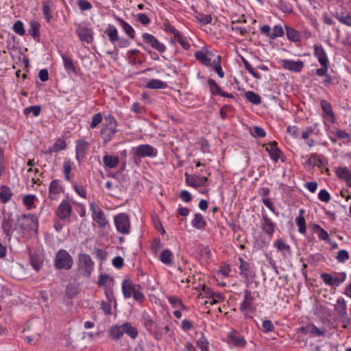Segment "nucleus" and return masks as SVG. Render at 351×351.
Masks as SVG:
<instances>
[{
	"label": "nucleus",
	"mask_w": 351,
	"mask_h": 351,
	"mask_svg": "<svg viewBox=\"0 0 351 351\" xmlns=\"http://www.w3.org/2000/svg\"><path fill=\"white\" fill-rule=\"evenodd\" d=\"M122 291L125 298L133 296L138 302H142L145 298L144 294L141 291V286L134 284L130 278H125L122 282Z\"/></svg>",
	"instance_id": "nucleus-1"
},
{
	"label": "nucleus",
	"mask_w": 351,
	"mask_h": 351,
	"mask_svg": "<svg viewBox=\"0 0 351 351\" xmlns=\"http://www.w3.org/2000/svg\"><path fill=\"white\" fill-rule=\"evenodd\" d=\"M94 269V262L90 256L85 253L78 255L77 259V274L88 278L90 276Z\"/></svg>",
	"instance_id": "nucleus-2"
},
{
	"label": "nucleus",
	"mask_w": 351,
	"mask_h": 351,
	"mask_svg": "<svg viewBox=\"0 0 351 351\" xmlns=\"http://www.w3.org/2000/svg\"><path fill=\"white\" fill-rule=\"evenodd\" d=\"M255 298L250 291L245 290L244 292L243 300L241 303L239 310L243 313L245 318H252V315L256 311L254 304Z\"/></svg>",
	"instance_id": "nucleus-3"
},
{
	"label": "nucleus",
	"mask_w": 351,
	"mask_h": 351,
	"mask_svg": "<svg viewBox=\"0 0 351 351\" xmlns=\"http://www.w3.org/2000/svg\"><path fill=\"white\" fill-rule=\"evenodd\" d=\"M73 265V260L65 250H60L56 255L54 265L58 269H70Z\"/></svg>",
	"instance_id": "nucleus-4"
},
{
	"label": "nucleus",
	"mask_w": 351,
	"mask_h": 351,
	"mask_svg": "<svg viewBox=\"0 0 351 351\" xmlns=\"http://www.w3.org/2000/svg\"><path fill=\"white\" fill-rule=\"evenodd\" d=\"M346 274L345 272L334 273L332 274L328 273H322L320 278L323 282L328 286L338 287L343 283L346 279Z\"/></svg>",
	"instance_id": "nucleus-5"
},
{
	"label": "nucleus",
	"mask_w": 351,
	"mask_h": 351,
	"mask_svg": "<svg viewBox=\"0 0 351 351\" xmlns=\"http://www.w3.org/2000/svg\"><path fill=\"white\" fill-rule=\"evenodd\" d=\"M134 154L138 158H156L158 156V150L149 144H142L136 147Z\"/></svg>",
	"instance_id": "nucleus-6"
},
{
	"label": "nucleus",
	"mask_w": 351,
	"mask_h": 351,
	"mask_svg": "<svg viewBox=\"0 0 351 351\" xmlns=\"http://www.w3.org/2000/svg\"><path fill=\"white\" fill-rule=\"evenodd\" d=\"M143 42L149 45L152 48L158 51L159 53H164L166 51V46L160 42L154 36L149 33L142 34Z\"/></svg>",
	"instance_id": "nucleus-7"
},
{
	"label": "nucleus",
	"mask_w": 351,
	"mask_h": 351,
	"mask_svg": "<svg viewBox=\"0 0 351 351\" xmlns=\"http://www.w3.org/2000/svg\"><path fill=\"white\" fill-rule=\"evenodd\" d=\"M263 146L265 147V150L268 152L270 158L275 162H277L280 158L282 162L284 161L282 159L283 152L278 147L276 141H270L268 144H264Z\"/></svg>",
	"instance_id": "nucleus-8"
},
{
	"label": "nucleus",
	"mask_w": 351,
	"mask_h": 351,
	"mask_svg": "<svg viewBox=\"0 0 351 351\" xmlns=\"http://www.w3.org/2000/svg\"><path fill=\"white\" fill-rule=\"evenodd\" d=\"M184 176L185 182L189 186L196 189L207 186L208 179L206 177L191 175L188 173H185Z\"/></svg>",
	"instance_id": "nucleus-9"
},
{
	"label": "nucleus",
	"mask_w": 351,
	"mask_h": 351,
	"mask_svg": "<svg viewBox=\"0 0 351 351\" xmlns=\"http://www.w3.org/2000/svg\"><path fill=\"white\" fill-rule=\"evenodd\" d=\"M320 106L323 111L322 117L331 124L336 122V117L332 110V106L330 102L326 99L320 101Z\"/></svg>",
	"instance_id": "nucleus-10"
},
{
	"label": "nucleus",
	"mask_w": 351,
	"mask_h": 351,
	"mask_svg": "<svg viewBox=\"0 0 351 351\" xmlns=\"http://www.w3.org/2000/svg\"><path fill=\"white\" fill-rule=\"evenodd\" d=\"M89 145V143L84 139H79L75 141V158L79 163L85 158Z\"/></svg>",
	"instance_id": "nucleus-11"
},
{
	"label": "nucleus",
	"mask_w": 351,
	"mask_h": 351,
	"mask_svg": "<svg viewBox=\"0 0 351 351\" xmlns=\"http://www.w3.org/2000/svg\"><path fill=\"white\" fill-rule=\"evenodd\" d=\"M76 34L82 43L90 44L94 40V34L91 28L80 25L76 29Z\"/></svg>",
	"instance_id": "nucleus-12"
},
{
	"label": "nucleus",
	"mask_w": 351,
	"mask_h": 351,
	"mask_svg": "<svg viewBox=\"0 0 351 351\" xmlns=\"http://www.w3.org/2000/svg\"><path fill=\"white\" fill-rule=\"evenodd\" d=\"M213 52L207 49H201L196 51L194 53L195 58L203 65L206 66H211V56Z\"/></svg>",
	"instance_id": "nucleus-13"
},
{
	"label": "nucleus",
	"mask_w": 351,
	"mask_h": 351,
	"mask_svg": "<svg viewBox=\"0 0 351 351\" xmlns=\"http://www.w3.org/2000/svg\"><path fill=\"white\" fill-rule=\"evenodd\" d=\"M282 67L290 71L299 73L304 68V62L302 60H292L289 59H284L282 60Z\"/></svg>",
	"instance_id": "nucleus-14"
},
{
	"label": "nucleus",
	"mask_w": 351,
	"mask_h": 351,
	"mask_svg": "<svg viewBox=\"0 0 351 351\" xmlns=\"http://www.w3.org/2000/svg\"><path fill=\"white\" fill-rule=\"evenodd\" d=\"M63 192V187L61 185V181L56 179L53 180L49 184V197L51 200L57 198L58 195Z\"/></svg>",
	"instance_id": "nucleus-15"
},
{
	"label": "nucleus",
	"mask_w": 351,
	"mask_h": 351,
	"mask_svg": "<svg viewBox=\"0 0 351 351\" xmlns=\"http://www.w3.org/2000/svg\"><path fill=\"white\" fill-rule=\"evenodd\" d=\"M240 261V274L247 278L254 276V266L252 263L245 261L242 258L239 257Z\"/></svg>",
	"instance_id": "nucleus-16"
},
{
	"label": "nucleus",
	"mask_w": 351,
	"mask_h": 351,
	"mask_svg": "<svg viewBox=\"0 0 351 351\" xmlns=\"http://www.w3.org/2000/svg\"><path fill=\"white\" fill-rule=\"evenodd\" d=\"M71 210V204L68 201L63 200L58 207L57 215L60 219H64L70 216Z\"/></svg>",
	"instance_id": "nucleus-17"
},
{
	"label": "nucleus",
	"mask_w": 351,
	"mask_h": 351,
	"mask_svg": "<svg viewBox=\"0 0 351 351\" xmlns=\"http://www.w3.org/2000/svg\"><path fill=\"white\" fill-rule=\"evenodd\" d=\"M313 54L319 64H330L327 54L322 45H313Z\"/></svg>",
	"instance_id": "nucleus-18"
},
{
	"label": "nucleus",
	"mask_w": 351,
	"mask_h": 351,
	"mask_svg": "<svg viewBox=\"0 0 351 351\" xmlns=\"http://www.w3.org/2000/svg\"><path fill=\"white\" fill-rule=\"evenodd\" d=\"M117 132V126L105 125L101 130V137L105 142H109Z\"/></svg>",
	"instance_id": "nucleus-19"
},
{
	"label": "nucleus",
	"mask_w": 351,
	"mask_h": 351,
	"mask_svg": "<svg viewBox=\"0 0 351 351\" xmlns=\"http://www.w3.org/2000/svg\"><path fill=\"white\" fill-rule=\"evenodd\" d=\"M171 32L173 34V37L172 38L173 43H178L182 46V47L185 50H187L190 48L189 43L185 38H184L181 35V34L178 29L172 27H171Z\"/></svg>",
	"instance_id": "nucleus-20"
},
{
	"label": "nucleus",
	"mask_w": 351,
	"mask_h": 351,
	"mask_svg": "<svg viewBox=\"0 0 351 351\" xmlns=\"http://www.w3.org/2000/svg\"><path fill=\"white\" fill-rule=\"evenodd\" d=\"M73 162L69 158H65L62 163V171L64 176V179L68 182H71V170Z\"/></svg>",
	"instance_id": "nucleus-21"
},
{
	"label": "nucleus",
	"mask_w": 351,
	"mask_h": 351,
	"mask_svg": "<svg viewBox=\"0 0 351 351\" xmlns=\"http://www.w3.org/2000/svg\"><path fill=\"white\" fill-rule=\"evenodd\" d=\"M117 21L122 28L125 34L131 39L135 38L136 32L134 29L125 21L121 18H117Z\"/></svg>",
	"instance_id": "nucleus-22"
},
{
	"label": "nucleus",
	"mask_w": 351,
	"mask_h": 351,
	"mask_svg": "<svg viewBox=\"0 0 351 351\" xmlns=\"http://www.w3.org/2000/svg\"><path fill=\"white\" fill-rule=\"evenodd\" d=\"M61 58L62 59L65 71L68 73L71 72L74 74H76L77 69L76 66L74 64L72 58L64 53L61 54Z\"/></svg>",
	"instance_id": "nucleus-23"
},
{
	"label": "nucleus",
	"mask_w": 351,
	"mask_h": 351,
	"mask_svg": "<svg viewBox=\"0 0 351 351\" xmlns=\"http://www.w3.org/2000/svg\"><path fill=\"white\" fill-rule=\"evenodd\" d=\"M104 33L108 36L110 42L114 45L117 40H119L118 30L114 25L109 24Z\"/></svg>",
	"instance_id": "nucleus-24"
},
{
	"label": "nucleus",
	"mask_w": 351,
	"mask_h": 351,
	"mask_svg": "<svg viewBox=\"0 0 351 351\" xmlns=\"http://www.w3.org/2000/svg\"><path fill=\"white\" fill-rule=\"evenodd\" d=\"M12 196L13 193L10 186L6 185H1L0 186V201L1 203L6 204Z\"/></svg>",
	"instance_id": "nucleus-25"
},
{
	"label": "nucleus",
	"mask_w": 351,
	"mask_h": 351,
	"mask_svg": "<svg viewBox=\"0 0 351 351\" xmlns=\"http://www.w3.org/2000/svg\"><path fill=\"white\" fill-rule=\"evenodd\" d=\"M300 330L304 334L311 333L312 335H316L317 337L324 336L325 334V330H320L315 325L311 324H308L304 327H302Z\"/></svg>",
	"instance_id": "nucleus-26"
},
{
	"label": "nucleus",
	"mask_w": 351,
	"mask_h": 351,
	"mask_svg": "<svg viewBox=\"0 0 351 351\" xmlns=\"http://www.w3.org/2000/svg\"><path fill=\"white\" fill-rule=\"evenodd\" d=\"M313 132L314 128L312 126H308L301 132L302 138L306 141V144L309 147L315 145V141L313 139L309 138Z\"/></svg>",
	"instance_id": "nucleus-27"
},
{
	"label": "nucleus",
	"mask_w": 351,
	"mask_h": 351,
	"mask_svg": "<svg viewBox=\"0 0 351 351\" xmlns=\"http://www.w3.org/2000/svg\"><path fill=\"white\" fill-rule=\"evenodd\" d=\"M286 35L287 38L293 43H298L301 40L300 33L293 27L285 25Z\"/></svg>",
	"instance_id": "nucleus-28"
},
{
	"label": "nucleus",
	"mask_w": 351,
	"mask_h": 351,
	"mask_svg": "<svg viewBox=\"0 0 351 351\" xmlns=\"http://www.w3.org/2000/svg\"><path fill=\"white\" fill-rule=\"evenodd\" d=\"M335 311L341 317H345L347 315V306L345 300L339 298L337 300V304L335 307Z\"/></svg>",
	"instance_id": "nucleus-29"
},
{
	"label": "nucleus",
	"mask_w": 351,
	"mask_h": 351,
	"mask_svg": "<svg viewBox=\"0 0 351 351\" xmlns=\"http://www.w3.org/2000/svg\"><path fill=\"white\" fill-rule=\"evenodd\" d=\"M105 167L109 169L115 168L119 163V158L115 156L106 155L103 158Z\"/></svg>",
	"instance_id": "nucleus-30"
},
{
	"label": "nucleus",
	"mask_w": 351,
	"mask_h": 351,
	"mask_svg": "<svg viewBox=\"0 0 351 351\" xmlns=\"http://www.w3.org/2000/svg\"><path fill=\"white\" fill-rule=\"evenodd\" d=\"M30 257V263L32 267L36 271H38L43 267V258L36 254L29 253Z\"/></svg>",
	"instance_id": "nucleus-31"
},
{
	"label": "nucleus",
	"mask_w": 351,
	"mask_h": 351,
	"mask_svg": "<svg viewBox=\"0 0 351 351\" xmlns=\"http://www.w3.org/2000/svg\"><path fill=\"white\" fill-rule=\"evenodd\" d=\"M145 86L150 89H164L167 87V84L158 79H152L147 82Z\"/></svg>",
	"instance_id": "nucleus-32"
},
{
	"label": "nucleus",
	"mask_w": 351,
	"mask_h": 351,
	"mask_svg": "<svg viewBox=\"0 0 351 351\" xmlns=\"http://www.w3.org/2000/svg\"><path fill=\"white\" fill-rule=\"evenodd\" d=\"M40 24L36 21H31L29 23V33L34 40L40 38Z\"/></svg>",
	"instance_id": "nucleus-33"
},
{
	"label": "nucleus",
	"mask_w": 351,
	"mask_h": 351,
	"mask_svg": "<svg viewBox=\"0 0 351 351\" xmlns=\"http://www.w3.org/2000/svg\"><path fill=\"white\" fill-rule=\"evenodd\" d=\"M337 176L346 182L351 179V171L347 167H338L335 170Z\"/></svg>",
	"instance_id": "nucleus-34"
},
{
	"label": "nucleus",
	"mask_w": 351,
	"mask_h": 351,
	"mask_svg": "<svg viewBox=\"0 0 351 351\" xmlns=\"http://www.w3.org/2000/svg\"><path fill=\"white\" fill-rule=\"evenodd\" d=\"M335 18L341 23L351 27V14L348 12H337Z\"/></svg>",
	"instance_id": "nucleus-35"
},
{
	"label": "nucleus",
	"mask_w": 351,
	"mask_h": 351,
	"mask_svg": "<svg viewBox=\"0 0 351 351\" xmlns=\"http://www.w3.org/2000/svg\"><path fill=\"white\" fill-rule=\"evenodd\" d=\"M26 224L21 225V230L23 232H27L28 233L36 232L38 228V221H26Z\"/></svg>",
	"instance_id": "nucleus-36"
},
{
	"label": "nucleus",
	"mask_w": 351,
	"mask_h": 351,
	"mask_svg": "<svg viewBox=\"0 0 351 351\" xmlns=\"http://www.w3.org/2000/svg\"><path fill=\"white\" fill-rule=\"evenodd\" d=\"M124 334L123 324L121 326H114L109 330L110 337L114 339H120Z\"/></svg>",
	"instance_id": "nucleus-37"
},
{
	"label": "nucleus",
	"mask_w": 351,
	"mask_h": 351,
	"mask_svg": "<svg viewBox=\"0 0 351 351\" xmlns=\"http://www.w3.org/2000/svg\"><path fill=\"white\" fill-rule=\"evenodd\" d=\"M66 147V143L64 139L62 138H58L53 144V145L49 147V153H57L62 150L65 149Z\"/></svg>",
	"instance_id": "nucleus-38"
},
{
	"label": "nucleus",
	"mask_w": 351,
	"mask_h": 351,
	"mask_svg": "<svg viewBox=\"0 0 351 351\" xmlns=\"http://www.w3.org/2000/svg\"><path fill=\"white\" fill-rule=\"evenodd\" d=\"M245 99L250 103L259 105L261 103V96L252 90H248L245 93Z\"/></svg>",
	"instance_id": "nucleus-39"
},
{
	"label": "nucleus",
	"mask_w": 351,
	"mask_h": 351,
	"mask_svg": "<svg viewBox=\"0 0 351 351\" xmlns=\"http://www.w3.org/2000/svg\"><path fill=\"white\" fill-rule=\"evenodd\" d=\"M221 63V56H217L216 59H215L213 61V62L211 63V65L213 66V69L217 73L218 76L220 78H223L224 77V73L222 70Z\"/></svg>",
	"instance_id": "nucleus-40"
},
{
	"label": "nucleus",
	"mask_w": 351,
	"mask_h": 351,
	"mask_svg": "<svg viewBox=\"0 0 351 351\" xmlns=\"http://www.w3.org/2000/svg\"><path fill=\"white\" fill-rule=\"evenodd\" d=\"M274 246L277 249L278 252L283 254L290 252V247L283 240L277 239L274 243Z\"/></svg>",
	"instance_id": "nucleus-41"
},
{
	"label": "nucleus",
	"mask_w": 351,
	"mask_h": 351,
	"mask_svg": "<svg viewBox=\"0 0 351 351\" xmlns=\"http://www.w3.org/2000/svg\"><path fill=\"white\" fill-rule=\"evenodd\" d=\"M208 86L210 88V93L213 95H220L221 92L223 91L221 87L217 84V83L212 78H209L207 80Z\"/></svg>",
	"instance_id": "nucleus-42"
},
{
	"label": "nucleus",
	"mask_w": 351,
	"mask_h": 351,
	"mask_svg": "<svg viewBox=\"0 0 351 351\" xmlns=\"http://www.w3.org/2000/svg\"><path fill=\"white\" fill-rule=\"evenodd\" d=\"M74 191L81 197L86 199L87 196V191L86 187L82 185L78 184L76 182L72 181L70 182Z\"/></svg>",
	"instance_id": "nucleus-43"
},
{
	"label": "nucleus",
	"mask_w": 351,
	"mask_h": 351,
	"mask_svg": "<svg viewBox=\"0 0 351 351\" xmlns=\"http://www.w3.org/2000/svg\"><path fill=\"white\" fill-rule=\"evenodd\" d=\"M43 12L45 16V19L47 23H50L52 16V10L50 5V1H45L43 3Z\"/></svg>",
	"instance_id": "nucleus-44"
},
{
	"label": "nucleus",
	"mask_w": 351,
	"mask_h": 351,
	"mask_svg": "<svg viewBox=\"0 0 351 351\" xmlns=\"http://www.w3.org/2000/svg\"><path fill=\"white\" fill-rule=\"evenodd\" d=\"M173 254L169 250L162 251L160 255V260L164 264L171 265L173 261Z\"/></svg>",
	"instance_id": "nucleus-45"
},
{
	"label": "nucleus",
	"mask_w": 351,
	"mask_h": 351,
	"mask_svg": "<svg viewBox=\"0 0 351 351\" xmlns=\"http://www.w3.org/2000/svg\"><path fill=\"white\" fill-rule=\"evenodd\" d=\"M116 223V227L121 233H128L130 228V221H114Z\"/></svg>",
	"instance_id": "nucleus-46"
},
{
	"label": "nucleus",
	"mask_w": 351,
	"mask_h": 351,
	"mask_svg": "<svg viewBox=\"0 0 351 351\" xmlns=\"http://www.w3.org/2000/svg\"><path fill=\"white\" fill-rule=\"evenodd\" d=\"M284 29L280 25H276L273 27L272 32L269 34L270 40H275L276 38L282 37L284 36Z\"/></svg>",
	"instance_id": "nucleus-47"
},
{
	"label": "nucleus",
	"mask_w": 351,
	"mask_h": 351,
	"mask_svg": "<svg viewBox=\"0 0 351 351\" xmlns=\"http://www.w3.org/2000/svg\"><path fill=\"white\" fill-rule=\"evenodd\" d=\"M16 221H3L2 228L7 235L13 232L16 228Z\"/></svg>",
	"instance_id": "nucleus-48"
},
{
	"label": "nucleus",
	"mask_w": 351,
	"mask_h": 351,
	"mask_svg": "<svg viewBox=\"0 0 351 351\" xmlns=\"http://www.w3.org/2000/svg\"><path fill=\"white\" fill-rule=\"evenodd\" d=\"M123 327L124 329V333L128 334L132 339H135L136 337L138 331L131 325V324L125 323L123 324Z\"/></svg>",
	"instance_id": "nucleus-49"
},
{
	"label": "nucleus",
	"mask_w": 351,
	"mask_h": 351,
	"mask_svg": "<svg viewBox=\"0 0 351 351\" xmlns=\"http://www.w3.org/2000/svg\"><path fill=\"white\" fill-rule=\"evenodd\" d=\"M313 230L315 232H316L317 234V236L319 239L325 241L326 242L328 241L329 237H328V232L326 230H324L323 228H322L319 226L314 225Z\"/></svg>",
	"instance_id": "nucleus-50"
},
{
	"label": "nucleus",
	"mask_w": 351,
	"mask_h": 351,
	"mask_svg": "<svg viewBox=\"0 0 351 351\" xmlns=\"http://www.w3.org/2000/svg\"><path fill=\"white\" fill-rule=\"evenodd\" d=\"M242 62L243 63V65L245 68V69L248 71V73L252 75L254 78L256 79H260L261 75L255 71L254 69L252 67V66L250 64V63L244 58H242Z\"/></svg>",
	"instance_id": "nucleus-51"
},
{
	"label": "nucleus",
	"mask_w": 351,
	"mask_h": 351,
	"mask_svg": "<svg viewBox=\"0 0 351 351\" xmlns=\"http://www.w3.org/2000/svg\"><path fill=\"white\" fill-rule=\"evenodd\" d=\"M41 108L40 106H32L27 107L24 109L23 113L25 115L32 114L34 117H38L40 113Z\"/></svg>",
	"instance_id": "nucleus-52"
},
{
	"label": "nucleus",
	"mask_w": 351,
	"mask_h": 351,
	"mask_svg": "<svg viewBox=\"0 0 351 351\" xmlns=\"http://www.w3.org/2000/svg\"><path fill=\"white\" fill-rule=\"evenodd\" d=\"M12 29L19 36H24L25 34L24 25L21 21H16L13 25Z\"/></svg>",
	"instance_id": "nucleus-53"
},
{
	"label": "nucleus",
	"mask_w": 351,
	"mask_h": 351,
	"mask_svg": "<svg viewBox=\"0 0 351 351\" xmlns=\"http://www.w3.org/2000/svg\"><path fill=\"white\" fill-rule=\"evenodd\" d=\"M103 117L101 112L95 114L92 117V121L89 125L90 129L96 128L102 121Z\"/></svg>",
	"instance_id": "nucleus-54"
},
{
	"label": "nucleus",
	"mask_w": 351,
	"mask_h": 351,
	"mask_svg": "<svg viewBox=\"0 0 351 351\" xmlns=\"http://www.w3.org/2000/svg\"><path fill=\"white\" fill-rule=\"evenodd\" d=\"M278 7L284 13L290 14L293 12L292 5L287 1L279 0Z\"/></svg>",
	"instance_id": "nucleus-55"
},
{
	"label": "nucleus",
	"mask_w": 351,
	"mask_h": 351,
	"mask_svg": "<svg viewBox=\"0 0 351 351\" xmlns=\"http://www.w3.org/2000/svg\"><path fill=\"white\" fill-rule=\"evenodd\" d=\"M90 209L92 210L93 219H103L104 213L97 206L91 204Z\"/></svg>",
	"instance_id": "nucleus-56"
},
{
	"label": "nucleus",
	"mask_w": 351,
	"mask_h": 351,
	"mask_svg": "<svg viewBox=\"0 0 351 351\" xmlns=\"http://www.w3.org/2000/svg\"><path fill=\"white\" fill-rule=\"evenodd\" d=\"M36 198L34 195L28 194L23 197V202L27 208H31L34 204Z\"/></svg>",
	"instance_id": "nucleus-57"
},
{
	"label": "nucleus",
	"mask_w": 351,
	"mask_h": 351,
	"mask_svg": "<svg viewBox=\"0 0 351 351\" xmlns=\"http://www.w3.org/2000/svg\"><path fill=\"white\" fill-rule=\"evenodd\" d=\"M350 258L349 253L345 250H341L337 252L336 259L339 263H344Z\"/></svg>",
	"instance_id": "nucleus-58"
},
{
	"label": "nucleus",
	"mask_w": 351,
	"mask_h": 351,
	"mask_svg": "<svg viewBox=\"0 0 351 351\" xmlns=\"http://www.w3.org/2000/svg\"><path fill=\"white\" fill-rule=\"evenodd\" d=\"M197 346L201 351H208L209 342L204 337H202L197 340Z\"/></svg>",
	"instance_id": "nucleus-59"
},
{
	"label": "nucleus",
	"mask_w": 351,
	"mask_h": 351,
	"mask_svg": "<svg viewBox=\"0 0 351 351\" xmlns=\"http://www.w3.org/2000/svg\"><path fill=\"white\" fill-rule=\"evenodd\" d=\"M77 4L82 12L90 10L93 8L92 4L86 0H77Z\"/></svg>",
	"instance_id": "nucleus-60"
},
{
	"label": "nucleus",
	"mask_w": 351,
	"mask_h": 351,
	"mask_svg": "<svg viewBox=\"0 0 351 351\" xmlns=\"http://www.w3.org/2000/svg\"><path fill=\"white\" fill-rule=\"evenodd\" d=\"M262 228L263 232L267 233L269 235H271L274 231L275 226L271 221H265Z\"/></svg>",
	"instance_id": "nucleus-61"
},
{
	"label": "nucleus",
	"mask_w": 351,
	"mask_h": 351,
	"mask_svg": "<svg viewBox=\"0 0 351 351\" xmlns=\"http://www.w3.org/2000/svg\"><path fill=\"white\" fill-rule=\"evenodd\" d=\"M168 300L173 306V307L184 308V305L182 304L181 300L178 298L171 295L168 298Z\"/></svg>",
	"instance_id": "nucleus-62"
},
{
	"label": "nucleus",
	"mask_w": 351,
	"mask_h": 351,
	"mask_svg": "<svg viewBox=\"0 0 351 351\" xmlns=\"http://www.w3.org/2000/svg\"><path fill=\"white\" fill-rule=\"evenodd\" d=\"M261 329L265 333H268L274 330V326L270 320H265Z\"/></svg>",
	"instance_id": "nucleus-63"
},
{
	"label": "nucleus",
	"mask_w": 351,
	"mask_h": 351,
	"mask_svg": "<svg viewBox=\"0 0 351 351\" xmlns=\"http://www.w3.org/2000/svg\"><path fill=\"white\" fill-rule=\"evenodd\" d=\"M112 281V280L108 275L103 274L99 276L97 284L99 286H106L108 285H110Z\"/></svg>",
	"instance_id": "nucleus-64"
}]
</instances>
